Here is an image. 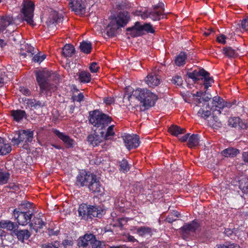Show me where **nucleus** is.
Returning a JSON list of instances; mask_svg holds the SVG:
<instances>
[{
  "mask_svg": "<svg viewBox=\"0 0 248 248\" xmlns=\"http://www.w3.org/2000/svg\"><path fill=\"white\" fill-rule=\"evenodd\" d=\"M104 133V131H101L100 132L101 135H98L95 133L89 135L87 137L88 143L93 147L98 146L104 140L103 138Z\"/></svg>",
  "mask_w": 248,
  "mask_h": 248,
  "instance_id": "nucleus-18",
  "label": "nucleus"
},
{
  "mask_svg": "<svg viewBox=\"0 0 248 248\" xmlns=\"http://www.w3.org/2000/svg\"><path fill=\"white\" fill-rule=\"evenodd\" d=\"M25 50L27 52V53L23 52L20 53V55L23 56L24 57H26L27 56L29 57H31L32 55L36 52H34V48L30 45L26 44L24 46Z\"/></svg>",
  "mask_w": 248,
  "mask_h": 248,
  "instance_id": "nucleus-40",
  "label": "nucleus"
},
{
  "mask_svg": "<svg viewBox=\"0 0 248 248\" xmlns=\"http://www.w3.org/2000/svg\"><path fill=\"white\" fill-rule=\"evenodd\" d=\"M91 245H92V248H103L104 246L102 242L96 240L95 237L93 241L91 242Z\"/></svg>",
  "mask_w": 248,
  "mask_h": 248,
  "instance_id": "nucleus-50",
  "label": "nucleus"
},
{
  "mask_svg": "<svg viewBox=\"0 0 248 248\" xmlns=\"http://www.w3.org/2000/svg\"><path fill=\"white\" fill-rule=\"evenodd\" d=\"M231 106L230 103L225 102L220 97L215 96L213 99L211 109L215 111H217L218 114H220L221 112V109L225 107L230 108Z\"/></svg>",
  "mask_w": 248,
  "mask_h": 248,
  "instance_id": "nucleus-13",
  "label": "nucleus"
},
{
  "mask_svg": "<svg viewBox=\"0 0 248 248\" xmlns=\"http://www.w3.org/2000/svg\"><path fill=\"white\" fill-rule=\"evenodd\" d=\"M14 24L15 20L12 16H0V33L3 32L8 27Z\"/></svg>",
  "mask_w": 248,
  "mask_h": 248,
  "instance_id": "nucleus-17",
  "label": "nucleus"
},
{
  "mask_svg": "<svg viewBox=\"0 0 248 248\" xmlns=\"http://www.w3.org/2000/svg\"><path fill=\"white\" fill-rule=\"evenodd\" d=\"M31 203L28 202H23L19 205L18 208L13 211V216L17 220L19 225L24 226L31 221L32 217Z\"/></svg>",
  "mask_w": 248,
  "mask_h": 248,
  "instance_id": "nucleus-4",
  "label": "nucleus"
},
{
  "mask_svg": "<svg viewBox=\"0 0 248 248\" xmlns=\"http://www.w3.org/2000/svg\"><path fill=\"white\" fill-rule=\"evenodd\" d=\"M104 102L106 103L107 105H111L114 102V99L113 97H107L104 98Z\"/></svg>",
  "mask_w": 248,
  "mask_h": 248,
  "instance_id": "nucleus-57",
  "label": "nucleus"
},
{
  "mask_svg": "<svg viewBox=\"0 0 248 248\" xmlns=\"http://www.w3.org/2000/svg\"><path fill=\"white\" fill-rule=\"evenodd\" d=\"M188 75L189 78L195 81L200 79L203 80L204 88L206 90L214 83V79L210 77L209 73L203 69L195 70L192 72L189 73Z\"/></svg>",
  "mask_w": 248,
  "mask_h": 248,
  "instance_id": "nucleus-8",
  "label": "nucleus"
},
{
  "mask_svg": "<svg viewBox=\"0 0 248 248\" xmlns=\"http://www.w3.org/2000/svg\"><path fill=\"white\" fill-rule=\"evenodd\" d=\"M123 140L126 148L129 150L136 148L140 145L139 137L136 135H125L123 136Z\"/></svg>",
  "mask_w": 248,
  "mask_h": 248,
  "instance_id": "nucleus-12",
  "label": "nucleus"
},
{
  "mask_svg": "<svg viewBox=\"0 0 248 248\" xmlns=\"http://www.w3.org/2000/svg\"><path fill=\"white\" fill-rule=\"evenodd\" d=\"M114 127V125H111L108 127L106 134H103L104 140H110L112 137L115 135V132L113 129Z\"/></svg>",
  "mask_w": 248,
  "mask_h": 248,
  "instance_id": "nucleus-43",
  "label": "nucleus"
},
{
  "mask_svg": "<svg viewBox=\"0 0 248 248\" xmlns=\"http://www.w3.org/2000/svg\"><path fill=\"white\" fill-rule=\"evenodd\" d=\"M14 234L17 237L18 240L24 242V240H27L31 234L28 230H18L17 228L15 230Z\"/></svg>",
  "mask_w": 248,
  "mask_h": 248,
  "instance_id": "nucleus-24",
  "label": "nucleus"
},
{
  "mask_svg": "<svg viewBox=\"0 0 248 248\" xmlns=\"http://www.w3.org/2000/svg\"><path fill=\"white\" fill-rule=\"evenodd\" d=\"M130 20V16L126 11H121L110 19V21L107 28V34L108 36L113 37L115 35L117 30L127 25Z\"/></svg>",
  "mask_w": 248,
  "mask_h": 248,
  "instance_id": "nucleus-3",
  "label": "nucleus"
},
{
  "mask_svg": "<svg viewBox=\"0 0 248 248\" xmlns=\"http://www.w3.org/2000/svg\"><path fill=\"white\" fill-rule=\"evenodd\" d=\"M10 173L5 171H0V185L6 184L10 178Z\"/></svg>",
  "mask_w": 248,
  "mask_h": 248,
  "instance_id": "nucleus-42",
  "label": "nucleus"
},
{
  "mask_svg": "<svg viewBox=\"0 0 248 248\" xmlns=\"http://www.w3.org/2000/svg\"><path fill=\"white\" fill-rule=\"evenodd\" d=\"M89 205L85 203L80 204L78 210L79 215L81 216L82 217H87L88 218V215L89 214L88 212H89Z\"/></svg>",
  "mask_w": 248,
  "mask_h": 248,
  "instance_id": "nucleus-35",
  "label": "nucleus"
},
{
  "mask_svg": "<svg viewBox=\"0 0 248 248\" xmlns=\"http://www.w3.org/2000/svg\"><path fill=\"white\" fill-rule=\"evenodd\" d=\"M36 78L40 88V93L51 94L57 89L58 81L52 80L51 73L48 71L36 73Z\"/></svg>",
  "mask_w": 248,
  "mask_h": 248,
  "instance_id": "nucleus-2",
  "label": "nucleus"
},
{
  "mask_svg": "<svg viewBox=\"0 0 248 248\" xmlns=\"http://www.w3.org/2000/svg\"><path fill=\"white\" fill-rule=\"evenodd\" d=\"M90 70L92 73H96L97 72L99 66L97 65V64L95 62H93L91 64V65L89 67Z\"/></svg>",
  "mask_w": 248,
  "mask_h": 248,
  "instance_id": "nucleus-53",
  "label": "nucleus"
},
{
  "mask_svg": "<svg viewBox=\"0 0 248 248\" xmlns=\"http://www.w3.org/2000/svg\"><path fill=\"white\" fill-rule=\"evenodd\" d=\"M76 184L80 186H87L93 193L101 192V186L99 178L94 174L85 170L79 171L76 177Z\"/></svg>",
  "mask_w": 248,
  "mask_h": 248,
  "instance_id": "nucleus-1",
  "label": "nucleus"
},
{
  "mask_svg": "<svg viewBox=\"0 0 248 248\" xmlns=\"http://www.w3.org/2000/svg\"><path fill=\"white\" fill-rule=\"evenodd\" d=\"M228 125L233 127H236L237 126L242 127L240 119L237 117H232L229 118L228 120Z\"/></svg>",
  "mask_w": 248,
  "mask_h": 248,
  "instance_id": "nucleus-39",
  "label": "nucleus"
},
{
  "mask_svg": "<svg viewBox=\"0 0 248 248\" xmlns=\"http://www.w3.org/2000/svg\"><path fill=\"white\" fill-rule=\"evenodd\" d=\"M215 248H240V247L236 244L226 243L222 245H217Z\"/></svg>",
  "mask_w": 248,
  "mask_h": 248,
  "instance_id": "nucleus-46",
  "label": "nucleus"
},
{
  "mask_svg": "<svg viewBox=\"0 0 248 248\" xmlns=\"http://www.w3.org/2000/svg\"><path fill=\"white\" fill-rule=\"evenodd\" d=\"M12 150L10 145L0 137V155H4L9 154Z\"/></svg>",
  "mask_w": 248,
  "mask_h": 248,
  "instance_id": "nucleus-25",
  "label": "nucleus"
},
{
  "mask_svg": "<svg viewBox=\"0 0 248 248\" xmlns=\"http://www.w3.org/2000/svg\"><path fill=\"white\" fill-rule=\"evenodd\" d=\"M84 98V97L83 93H78V95H75L73 96V101L78 102H80L81 101H83Z\"/></svg>",
  "mask_w": 248,
  "mask_h": 248,
  "instance_id": "nucleus-54",
  "label": "nucleus"
},
{
  "mask_svg": "<svg viewBox=\"0 0 248 248\" xmlns=\"http://www.w3.org/2000/svg\"><path fill=\"white\" fill-rule=\"evenodd\" d=\"M11 114L14 120L17 122H20L26 116L25 111L20 109L12 110L11 111Z\"/></svg>",
  "mask_w": 248,
  "mask_h": 248,
  "instance_id": "nucleus-27",
  "label": "nucleus"
},
{
  "mask_svg": "<svg viewBox=\"0 0 248 248\" xmlns=\"http://www.w3.org/2000/svg\"><path fill=\"white\" fill-rule=\"evenodd\" d=\"M5 31H6L4 33H3V37L4 38H8L9 40H10V38H9L11 37H12L13 39H14V40H15L14 37H13V35H11V34L12 33V32L8 31L6 30V29Z\"/></svg>",
  "mask_w": 248,
  "mask_h": 248,
  "instance_id": "nucleus-61",
  "label": "nucleus"
},
{
  "mask_svg": "<svg viewBox=\"0 0 248 248\" xmlns=\"http://www.w3.org/2000/svg\"><path fill=\"white\" fill-rule=\"evenodd\" d=\"M7 77L5 74V72H1L0 73V86H1L5 82Z\"/></svg>",
  "mask_w": 248,
  "mask_h": 248,
  "instance_id": "nucleus-59",
  "label": "nucleus"
},
{
  "mask_svg": "<svg viewBox=\"0 0 248 248\" xmlns=\"http://www.w3.org/2000/svg\"><path fill=\"white\" fill-rule=\"evenodd\" d=\"M239 184L240 189L244 193H248V178L242 176L239 180Z\"/></svg>",
  "mask_w": 248,
  "mask_h": 248,
  "instance_id": "nucleus-34",
  "label": "nucleus"
},
{
  "mask_svg": "<svg viewBox=\"0 0 248 248\" xmlns=\"http://www.w3.org/2000/svg\"><path fill=\"white\" fill-rule=\"evenodd\" d=\"M169 132L174 136H178L179 135L184 133L185 129L182 128L180 126L175 125H172L169 128Z\"/></svg>",
  "mask_w": 248,
  "mask_h": 248,
  "instance_id": "nucleus-33",
  "label": "nucleus"
},
{
  "mask_svg": "<svg viewBox=\"0 0 248 248\" xmlns=\"http://www.w3.org/2000/svg\"><path fill=\"white\" fill-rule=\"evenodd\" d=\"M129 30L135 31L138 35L146 33H154L155 32L152 25L150 23L141 24L140 22H136L135 25Z\"/></svg>",
  "mask_w": 248,
  "mask_h": 248,
  "instance_id": "nucleus-11",
  "label": "nucleus"
},
{
  "mask_svg": "<svg viewBox=\"0 0 248 248\" xmlns=\"http://www.w3.org/2000/svg\"><path fill=\"white\" fill-rule=\"evenodd\" d=\"M199 227V224L195 221H193L190 223L185 224L182 228L185 232H194Z\"/></svg>",
  "mask_w": 248,
  "mask_h": 248,
  "instance_id": "nucleus-26",
  "label": "nucleus"
},
{
  "mask_svg": "<svg viewBox=\"0 0 248 248\" xmlns=\"http://www.w3.org/2000/svg\"><path fill=\"white\" fill-rule=\"evenodd\" d=\"M35 102V99H28L27 104L29 106H31V107H33L34 108Z\"/></svg>",
  "mask_w": 248,
  "mask_h": 248,
  "instance_id": "nucleus-64",
  "label": "nucleus"
},
{
  "mask_svg": "<svg viewBox=\"0 0 248 248\" xmlns=\"http://www.w3.org/2000/svg\"><path fill=\"white\" fill-rule=\"evenodd\" d=\"M135 97L139 100L145 108H148L153 106L158 99L157 96L146 89L138 88L132 92L129 97Z\"/></svg>",
  "mask_w": 248,
  "mask_h": 248,
  "instance_id": "nucleus-5",
  "label": "nucleus"
},
{
  "mask_svg": "<svg viewBox=\"0 0 248 248\" xmlns=\"http://www.w3.org/2000/svg\"><path fill=\"white\" fill-rule=\"evenodd\" d=\"M239 153V151L232 147H229L222 151V155L226 157H234Z\"/></svg>",
  "mask_w": 248,
  "mask_h": 248,
  "instance_id": "nucleus-29",
  "label": "nucleus"
},
{
  "mask_svg": "<svg viewBox=\"0 0 248 248\" xmlns=\"http://www.w3.org/2000/svg\"><path fill=\"white\" fill-rule=\"evenodd\" d=\"M164 5L163 3H159L158 5H155L153 11L149 13V17L153 20H159L161 16H163L164 12Z\"/></svg>",
  "mask_w": 248,
  "mask_h": 248,
  "instance_id": "nucleus-16",
  "label": "nucleus"
},
{
  "mask_svg": "<svg viewBox=\"0 0 248 248\" xmlns=\"http://www.w3.org/2000/svg\"><path fill=\"white\" fill-rule=\"evenodd\" d=\"M119 164L121 171H123V172H126L129 170L130 167L126 160L123 159L119 162Z\"/></svg>",
  "mask_w": 248,
  "mask_h": 248,
  "instance_id": "nucleus-45",
  "label": "nucleus"
},
{
  "mask_svg": "<svg viewBox=\"0 0 248 248\" xmlns=\"http://www.w3.org/2000/svg\"><path fill=\"white\" fill-rule=\"evenodd\" d=\"M0 228L12 231L14 233L16 228H18V225L9 220H2L0 221Z\"/></svg>",
  "mask_w": 248,
  "mask_h": 248,
  "instance_id": "nucleus-21",
  "label": "nucleus"
},
{
  "mask_svg": "<svg viewBox=\"0 0 248 248\" xmlns=\"http://www.w3.org/2000/svg\"><path fill=\"white\" fill-rule=\"evenodd\" d=\"M194 99V102L196 106H201L200 105L202 103L203 108H201L198 111L197 115L204 119L208 118L211 115V112L207 108H209V106L207 102L211 98V95L205 92H197L196 93L192 94Z\"/></svg>",
  "mask_w": 248,
  "mask_h": 248,
  "instance_id": "nucleus-6",
  "label": "nucleus"
},
{
  "mask_svg": "<svg viewBox=\"0 0 248 248\" xmlns=\"http://www.w3.org/2000/svg\"><path fill=\"white\" fill-rule=\"evenodd\" d=\"M53 133L57 136L61 140H62L65 144L66 147L67 148H73L76 142L75 140L71 139L68 135L65 133L60 132L57 129L53 130Z\"/></svg>",
  "mask_w": 248,
  "mask_h": 248,
  "instance_id": "nucleus-15",
  "label": "nucleus"
},
{
  "mask_svg": "<svg viewBox=\"0 0 248 248\" xmlns=\"http://www.w3.org/2000/svg\"><path fill=\"white\" fill-rule=\"evenodd\" d=\"M45 102L42 101H37L35 100L34 109H37L39 108L44 107L45 106Z\"/></svg>",
  "mask_w": 248,
  "mask_h": 248,
  "instance_id": "nucleus-58",
  "label": "nucleus"
},
{
  "mask_svg": "<svg viewBox=\"0 0 248 248\" xmlns=\"http://www.w3.org/2000/svg\"><path fill=\"white\" fill-rule=\"evenodd\" d=\"M60 247V243L58 241H55L53 243H48L42 245V248H58Z\"/></svg>",
  "mask_w": 248,
  "mask_h": 248,
  "instance_id": "nucleus-49",
  "label": "nucleus"
},
{
  "mask_svg": "<svg viewBox=\"0 0 248 248\" xmlns=\"http://www.w3.org/2000/svg\"><path fill=\"white\" fill-rule=\"evenodd\" d=\"M89 123L99 130L105 129L112 121L108 115L99 111L94 110L89 113Z\"/></svg>",
  "mask_w": 248,
  "mask_h": 248,
  "instance_id": "nucleus-7",
  "label": "nucleus"
},
{
  "mask_svg": "<svg viewBox=\"0 0 248 248\" xmlns=\"http://www.w3.org/2000/svg\"><path fill=\"white\" fill-rule=\"evenodd\" d=\"M89 211L90 212H88V218L97 217L99 213V210L96 206L89 205Z\"/></svg>",
  "mask_w": 248,
  "mask_h": 248,
  "instance_id": "nucleus-44",
  "label": "nucleus"
},
{
  "mask_svg": "<svg viewBox=\"0 0 248 248\" xmlns=\"http://www.w3.org/2000/svg\"><path fill=\"white\" fill-rule=\"evenodd\" d=\"M62 245L64 247H66L68 246H72L73 245V241L71 240L65 239L63 241Z\"/></svg>",
  "mask_w": 248,
  "mask_h": 248,
  "instance_id": "nucleus-63",
  "label": "nucleus"
},
{
  "mask_svg": "<svg viewBox=\"0 0 248 248\" xmlns=\"http://www.w3.org/2000/svg\"><path fill=\"white\" fill-rule=\"evenodd\" d=\"M241 27L244 31H248V16L241 21Z\"/></svg>",
  "mask_w": 248,
  "mask_h": 248,
  "instance_id": "nucleus-52",
  "label": "nucleus"
},
{
  "mask_svg": "<svg viewBox=\"0 0 248 248\" xmlns=\"http://www.w3.org/2000/svg\"><path fill=\"white\" fill-rule=\"evenodd\" d=\"M226 37L223 34H221L217 37V40L218 42L225 44L226 43Z\"/></svg>",
  "mask_w": 248,
  "mask_h": 248,
  "instance_id": "nucleus-60",
  "label": "nucleus"
},
{
  "mask_svg": "<svg viewBox=\"0 0 248 248\" xmlns=\"http://www.w3.org/2000/svg\"><path fill=\"white\" fill-rule=\"evenodd\" d=\"M222 53L228 58H235L238 56V54L236 50L232 48L230 46H227L223 48Z\"/></svg>",
  "mask_w": 248,
  "mask_h": 248,
  "instance_id": "nucleus-31",
  "label": "nucleus"
},
{
  "mask_svg": "<svg viewBox=\"0 0 248 248\" xmlns=\"http://www.w3.org/2000/svg\"><path fill=\"white\" fill-rule=\"evenodd\" d=\"M62 15H59L56 11H53L50 15L49 18L46 21V24L48 26L50 27L56 23L60 22L62 21Z\"/></svg>",
  "mask_w": 248,
  "mask_h": 248,
  "instance_id": "nucleus-23",
  "label": "nucleus"
},
{
  "mask_svg": "<svg viewBox=\"0 0 248 248\" xmlns=\"http://www.w3.org/2000/svg\"><path fill=\"white\" fill-rule=\"evenodd\" d=\"M33 136L32 131L21 130L16 134L12 139V142L14 145H18L21 142L28 144L32 141Z\"/></svg>",
  "mask_w": 248,
  "mask_h": 248,
  "instance_id": "nucleus-10",
  "label": "nucleus"
},
{
  "mask_svg": "<svg viewBox=\"0 0 248 248\" xmlns=\"http://www.w3.org/2000/svg\"><path fill=\"white\" fill-rule=\"evenodd\" d=\"M172 82L176 85L181 86L183 83L182 78L179 76H174L172 79Z\"/></svg>",
  "mask_w": 248,
  "mask_h": 248,
  "instance_id": "nucleus-51",
  "label": "nucleus"
},
{
  "mask_svg": "<svg viewBox=\"0 0 248 248\" xmlns=\"http://www.w3.org/2000/svg\"><path fill=\"white\" fill-rule=\"evenodd\" d=\"M46 58V55L45 54H42L40 53L37 54L34 56L32 58V60L34 62H41L44 61Z\"/></svg>",
  "mask_w": 248,
  "mask_h": 248,
  "instance_id": "nucleus-47",
  "label": "nucleus"
},
{
  "mask_svg": "<svg viewBox=\"0 0 248 248\" xmlns=\"http://www.w3.org/2000/svg\"><path fill=\"white\" fill-rule=\"evenodd\" d=\"M137 233L140 236H145L146 235L150 234L151 229L148 227L142 226L136 229Z\"/></svg>",
  "mask_w": 248,
  "mask_h": 248,
  "instance_id": "nucleus-37",
  "label": "nucleus"
},
{
  "mask_svg": "<svg viewBox=\"0 0 248 248\" xmlns=\"http://www.w3.org/2000/svg\"><path fill=\"white\" fill-rule=\"evenodd\" d=\"M124 236L127 241L133 243L138 242V241L136 238H135V237L129 234H125Z\"/></svg>",
  "mask_w": 248,
  "mask_h": 248,
  "instance_id": "nucleus-56",
  "label": "nucleus"
},
{
  "mask_svg": "<svg viewBox=\"0 0 248 248\" xmlns=\"http://www.w3.org/2000/svg\"><path fill=\"white\" fill-rule=\"evenodd\" d=\"M21 12L24 20L31 25L34 26L33 20L34 4L30 0H24L22 4Z\"/></svg>",
  "mask_w": 248,
  "mask_h": 248,
  "instance_id": "nucleus-9",
  "label": "nucleus"
},
{
  "mask_svg": "<svg viewBox=\"0 0 248 248\" xmlns=\"http://www.w3.org/2000/svg\"><path fill=\"white\" fill-rule=\"evenodd\" d=\"M186 55L184 52H181L175 60V63L177 66H180L185 64Z\"/></svg>",
  "mask_w": 248,
  "mask_h": 248,
  "instance_id": "nucleus-38",
  "label": "nucleus"
},
{
  "mask_svg": "<svg viewBox=\"0 0 248 248\" xmlns=\"http://www.w3.org/2000/svg\"><path fill=\"white\" fill-rule=\"evenodd\" d=\"M94 235L93 234H86L83 237H81L78 240V245L79 247H86L89 244L93 241Z\"/></svg>",
  "mask_w": 248,
  "mask_h": 248,
  "instance_id": "nucleus-19",
  "label": "nucleus"
},
{
  "mask_svg": "<svg viewBox=\"0 0 248 248\" xmlns=\"http://www.w3.org/2000/svg\"><path fill=\"white\" fill-rule=\"evenodd\" d=\"M208 124L214 129H217L220 127L222 125L217 117L215 116L210 117V119L208 120Z\"/></svg>",
  "mask_w": 248,
  "mask_h": 248,
  "instance_id": "nucleus-32",
  "label": "nucleus"
},
{
  "mask_svg": "<svg viewBox=\"0 0 248 248\" xmlns=\"http://www.w3.org/2000/svg\"><path fill=\"white\" fill-rule=\"evenodd\" d=\"M242 159L246 163L248 164V151L243 153Z\"/></svg>",
  "mask_w": 248,
  "mask_h": 248,
  "instance_id": "nucleus-62",
  "label": "nucleus"
},
{
  "mask_svg": "<svg viewBox=\"0 0 248 248\" xmlns=\"http://www.w3.org/2000/svg\"><path fill=\"white\" fill-rule=\"evenodd\" d=\"M78 79L81 82L88 83L91 81V75L89 72L81 71L79 73Z\"/></svg>",
  "mask_w": 248,
  "mask_h": 248,
  "instance_id": "nucleus-36",
  "label": "nucleus"
},
{
  "mask_svg": "<svg viewBox=\"0 0 248 248\" xmlns=\"http://www.w3.org/2000/svg\"><path fill=\"white\" fill-rule=\"evenodd\" d=\"M135 15L136 16H140L141 18L143 19H145L149 17V13L146 10L144 11L137 10L135 12Z\"/></svg>",
  "mask_w": 248,
  "mask_h": 248,
  "instance_id": "nucleus-48",
  "label": "nucleus"
},
{
  "mask_svg": "<svg viewBox=\"0 0 248 248\" xmlns=\"http://www.w3.org/2000/svg\"><path fill=\"white\" fill-rule=\"evenodd\" d=\"M19 91L24 95L26 96H29L31 94V91L29 89L24 87H20L19 88Z\"/></svg>",
  "mask_w": 248,
  "mask_h": 248,
  "instance_id": "nucleus-55",
  "label": "nucleus"
},
{
  "mask_svg": "<svg viewBox=\"0 0 248 248\" xmlns=\"http://www.w3.org/2000/svg\"><path fill=\"white\" fill-rule=\"evenodd\" d=\"M80 48L83 52L89 54L91 51L92 44L90 42L83 41L80 43Z\"/></svg>",
  "mask_w": 248,
  "mask_h": 248,
  "instance_id": "nucleus-41",
  "label": "nucleus"
},
{
  "mask_svg": "<svg viewBox=\"0 0 248 248\" xmlns=\"http://www.w3.org/2000/svg\"><path fill=\"white\" fill-rule=\"evenodd\" d=\"M200 142V137L198 134H192L188 140L187 144L189 147L192 148L199 145Z\"/></svg>",
  "mask_w": 248,
  "mask_h": 248,
  "instance_id": "nucleus-30",
  "label": "nucleus"
},
{
  "mask_svg": "<svg viewBox=\"0 0 248 248\" xmlns=\"http://www.w3.org/2000/svg\"><path fill=\"white\" fill-rule=\"evenodd\" d=\"M75 48L70 44H66L62 48V54L66 58L71 57L75 53Z\"/></svg>",
  "mask_w": 248,
  "mask_h": 248,
  "instance_id": "nucleus-28",
  "label": "nucleus"
},
{
  "mask_svg": "<svg viewBox=\"0 0 248 248\" xmlns=\"http://www.w3.org/2000/svg\"><path fill=\"white\" fill-rule=\"evenodd\" d=\"M70 8L77 14H83L85 11V0H70Z\"/></svg>",
  "mask_w": 248,
  "mask_h": 248,
  "instance_id": "nucleus-14",
  "label": "nucleus"
},
{
  "mask_svg": "<svg viewBox=\"0 0 248 248\" xmlns=\"http://www.w3.org/2000/svg\"><path fill=\"white\" fill-rule=\"evenodd\" d=\"M46 223L41 218V215H38L37 217H34L32 222L30 224V227L34 229L36 232H37L39 229L42 228Z\"/></svg>",
  "mask_w": 248,
  "mask_h": 248,
  "instance_id": "nucleus-20",
  "label": "nucleus"
},
{
  "mask_svg": "<svg viewBox=\"0 0 248 248\" xmlns=\"http://www.w3.org/2000/svg\"><path fill=\"white\" fill-rule=\"evenodd\" d=\"M145 82L149 87H154L160 84V79L158 76L150 74L146 77Z\"/></svg>",
  "mask_w": 248,
  "mask_h": 248,
  "instance_id": "nucleus-22",
  "label": "nucleus"
}]
</instances>
